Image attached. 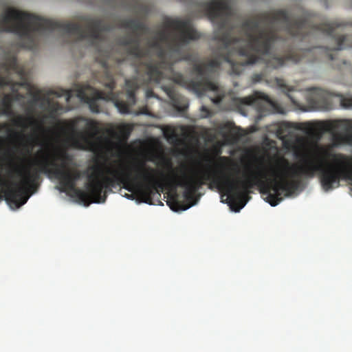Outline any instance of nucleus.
Masks as SVG:
<instances>
[{"label":"nucleus","mask_w":352,"mask_h":352,"mask_svg":"<svg viewBox=\"0 0 352 352\" xmlns=\"http://www.w3.org/2000/svg\"><path fill=\"white\" fill-rule=\"evenodd\" d=\"M184 129H184V126H182V127H181V130H182V131H184Z\"/></svg>","instance_id":"obj_28"},{"label":"nucleus","mask_w":352,"mask_h":352,"mask_svg":"<svg viewBox=\"0 0 352 352\" xmlns=\"http://www.w3.org/2000/svg\"><path fill=\"white\" fill-rule=\"evenodd\" d=\"M78 21L84 22V28L78 23L55 21L34 14L8 8L0 15V32H10L18 35L24 48L33 50L38 45L37 33L57 31L67 35H75L76 41L89 39L92 44L101 40V34L112 29L110 24L99 18L83 15Z\"/></svg>","instance_id":"obj_4"},{"label":"nucleus","mask_w":352,"mask_h":352,"mask_svg":"<svg viewBox=\"0 0 352 352\" xmlns=\"http://www.w3.org/2000/svg\"><path fill=\"white\" fill-rule=\"evenodd\" d=\"M162 89L171 101L172 105L179 112H184L188 107L186 98L177 93L174 85L163 86Z\"/></svg>","instance_id":"obj_11"},{"label":"nucleus","mask_w":352,"mask_h":352,"mask_svg":"<svg viewBox=\"0 0 352 352\" xmlns=\"http://www.w3.org/2000/svg\"><path fill=\"white\" fill-rule=\"evenodd\" d=\"M50 146L51 144H48L39 159L34 161V167L19 171L21 177L19 184L8 182L0 174V197L3 196L11 207L18 208L28 201L29 196L26 192L37 188L41 173L58 179L62 191H73L85 206L91 203H104L107 192L117 186H122L131 192L125 194L127 199H133V193H135L148 204H152L153 197L156 193L160 196L163 188L161 178L163 174L143 160H135L126 172L107 167L105 175L102 172L103 164L97 161L84 172L87 178L86 190L76 188V182L81 177V172L68 169L66 162L72 160L71 156L63 151L51 153ZM147 161L153 162L154 160L150 157Z\"/></svg>","instance_id":"obj_1"},{"label":"nucleus","mask_w":352,"mask_h":352,"mask_svg":"<svg viewBox=\"0 0 352 352\" xmlns=\"http://www.w3.org/2000/svg\"><path fill=\"white\" fill-rule=\"evenodd\" d=\"M340 105L346 109L352 108V96H340Z\"/></svg>","instance_id":"obj_20"},{"label":"nucleus","mask_w":352,"mask_h":352,"mask_svg":"<svg viewBox=\"0 0 352 352\" xmlns=\"http://www.w3.org/2000/svg\"><path fill=\"white\" fill-rule=\"evenodd\" d=\"M231 129H232V124L229 123V122L223 124L219 126V131H220V133H223L227 131H230Z\"/></svg>","instance_id":"obj_23"},{"label":"nucleus","mask_w":352,"mask_h":352,"mask_svg":"<svg viewBox=\"0 0 352 352\" xmlns=\"http://www.w3.org/2000/svg\"><path fill=\"white\" fill-rule=\"evenodd\" d=\"M146 97L147 98H156L157 99H159V97L153 92V91L152 89H147L146 91Z\"/></svg>","instance_id":"obj_24"},{"label":"nucleus","mask_w":352,"mask_h":352,"mask_svg":"<svg viewBox=\"0 0 352 352\" xmlns=\"http://www.w3.org/2000/svg\"><path fill=\"white\" fill-rule=\"evenodd\" d=\"M167 165L171 168L172 167V165H171V163L170 162H167Z\"/></svg>","instance_id":"obj_27"},{"label":"nucleus","mask_w":352,"mask_h":352,"mask_svg":"<svg viewBox=\"0 0 352 352\" xmlns=\"http://www.w3.org/2000/svg\"><path fill=\"white\" fill-rule=\"evenodd\" d=\"M264 77H265V75L263 73L254 74L252 76V81L254 83L260 82L263 80Z\"/></svg>","instance_id":"obj_22"},{"label":"nucleus","mask_w":352,"mask_h":352,"mask_svg":"<svg viewBox=\"0 0 352 352\" xmlns=\"http://www.w3.org/2000/svg\"><path fill=\"white\" fill-rule=\"evenodd\" d=\"M168 204L170 209L175 212L186 210L192 206V204L179 201L177 194L168 201Z\"/></svg>","instance_id":"obj_16"},{"label":"nucleus","mask_w":352,"mask_h":352,"mask_svg":"<svg viewBox=\"0 0 352 352\" xmlns=\"http://www.w3.org/2000/svg\"><path fill=\"white\" fill-rule=\"evenodd\" d=\"M232 103L239 110L243 106H252L261 113H265L273 110H278V104L265 94L255 91L252 95L243 98L233 97Z\"/></svg>","instance_id":"obj_9"},{"label":"nucleus","mask_w":352,"mask_h":352,"mask_svg":"<svg viewBox=\"0 0 352 352\" xmlns=\"http://www.w3.org/2000/svg\"><path fill=\"white\" fill-rule=\"evenodd\" d=\"M21 88L25 89L26 95L32 97L30 102L31 104L46 102L51 96L57 98L65 96L67 101L71 97L70 91L65 89L49 90L41 96V91L34 90L33 85L28 82L25 70L18 63L16 57L9 56L0 64V116H14L12 103L21 102L25 98V95L19 92Z\"/></svg>","instance_id":"obj_5"},{"label":"nucleus","mask_w":352,"mask_h":352,"mask_svg":"<svg viewBox=\"0 0 352 352\" xmlns=\"http://www.w3.org/2000/svg\"><path fill=\"white\" fill-rule=\"evenodd\" d=\"M229 1H208L206 12L210 20L217 25L215 38L223 47L218 58L220 65L227 62L231 67V73L239 75L243 67L258 62L261 56L270 55L271 50L280 40L274 27L276 22L283 23L286 32L293 37L302 41L307 38V24L311 16L309 11H303L296 19L285 10H274L256 14L243 21L241 28L246 38L232 36L234 26L231 21L234 11Z\"/></svg>","instance_id":"obj_2"},{"label":"nucleus","mask_w":352,"mask_h":352,"mask_svg":"<svg viewBox=\"0 0 352 352\" xmlns=\"http://www.w3.org/2000/svg\"><path fill=\"white\" fill-rule=\"evenodd\" d=\"M310 14L311 18L307 24V37L314 32L320 31L331 36L335 41L336 45L332 48L318 47L311 49H301L297 51H289L283 56H274L266 61V67L267 68L278 69L288 62L297 63L302 60L313 61L314 59L310 56L318 53L324 54L325 57L333 60H334V55L338 51L351 46V44L348 42V35L334 34L336 29L347 26L349 23L339 20L317 23V14L311 12H310ZM350 25L352 26V22L350 23Z\"/></svg>","instance_id":"obj_6"},{"label":"nucleus","mask_w":352,"mask_h":352,"mask_svg":"<svg viewBox=\"0 0 352 352\" xmlns=\"http://www.w3.org/2000/svg\"><path fill=\"white\" fill-rule=\"evenodd\" d=\"M119 26L122 28L130 29L134 33L137 32H146L148 30V27L144 23L135 19L121 20Z\"/></svg>","instance_id":"obj_14"},{"label":"nucleus","mask_w":352,"mask_h":352,"mask_svg":"<svg viewBox=\"0 0 352 352\" xmlns=\"http://www.w3.org/2000/svg\"><path fill=\"white\" fill-rule=\"evenodd\" d=\"M106 79L104 86L109 89L108 93L94 89L90 85L82 87L78 91V97L89 105L93 113H100L99 100H111L122 113H129L131 107L136 102L135 91L139 89L140 82L137 78L126 79L125 80V92L116 94L113 92L116 86V81L111 71L107 60L102 62Z\"/></svg>","instance_id":"obj_7"},{"label":"nucleus","mask_w":352,"mask_h":352,"mask_svg":"<svg viewBox=\"0 0 352 352\" xmlns=\"http://www.w3.org/2000/svg\"><path fill=\"white\" fill-rule=\"evenodd\" d=\"M120 43L122 45L126 47L127 54L133 56L139 64L142 59L148 55L149 50L141 47L138 37L124 38L121 40Z\"/></svg>","instance_id":"obj_10"},{"label":"nucleus","mask_w":352,"mask_h":352,"mask_svg":"<svg viewBox=\"0 0 352 352\" xmlns=\"http://www.w3.org/2000/svg\"><path fill=\"white\" fill-rule=\"evenodd\" d=\"M276 85L277 87L280 88L282 91L287 96V97L290 99L291 102L294 104H297L298 102L296 100L295 97L292 95V92L294 91V89L288 85H287L285 82V80L281 78H276L275 79Z\"/></svg>","instance_id":"obj_17"},{"label":"nucleus","mask_w":352,"mask_h":352,"mask_svg":"<svg viewBox=\"0 0 352 352\" xmlns=\"http://www.w3.org/2000/svg\"><path fill=\"white\" fill-rule=\"evenodd\" d=\"M12 123L14 126L22 128L23 129H26L30 126H35L37 131L42 132L45 131L43 122L35 119L32 116L24 117L19 115L12 120Z\"/></svg>","instance_id":"obj_13"},{"label":"nucleus","mask_w":352,"mask_h":352,"mask_svg":"<svg viewBox=\"0 0 352 352\" xmlns=\"http://www.w3.org/2000/svg\"><path fill=\"white\" fill-rule=\"evenodd\" d=\"M297 129L295 124L288 122H282L276 131L277 137L283 142H287L292 136V129Z\"/></svg>","instance_id":"obj_15"},{"label":"nucleus","mask_w":352,"mask_h":352,"mask_svg":"<svg viewBox=\"0 0 352 352\" xmlns=\"http://www.w3.org/2000/svg\"><path fill=\"white\" fill-rule=\"evenodd\" d=\"M133 128L131 124L121 123L116 126L117 131L113 129H104L100 122L80 116L64 122V126H60L59 129L63 135H69V140L74 147L85 150L94 146L93 140L101 142V134L104 133L113 138L127 140Z\"/></svg>","instance_id":"obj_8"},{"label":"nucleus","mask_w":352,"mask_h":352,"mask_svg":"<svg viewBox=\"0 0 352 352\" xmlns=\"http://www.w3.org/2000/svg\"><path fill=\"white\" fill-rule=\"evenodd\" d=\"M46 102L48 104V109L50 111V116L54 118V115L63 109V105L58 102H52L50 97L47 99Z\"/></svg>","instance_id":"obj_19"},{"label":"nucleus","mask_w":352,"mask_h":352,"mask_svg":"<svg viewBox=\"0 0 352 352\" xmlns=\"http://www.w3.org/2000/svg\"><path fill=\"white\" fill-rule=\"evenodd\" d=\"M343 64H344V65H346V61H343Z\"/></svg>","instance_id":"obj_29"},{"label":"nucleus","mask_w":352,"mask_h":352,"mask_svg":"<svg viewBox=\"0 0 352 352\" xmlns=\"http://www.w3.org/2000/svg\"><path fill=\"white\" fill-rule=\"evenodd\" d=\"M310 102L323 110L333 109L331 98L322 89H314L310 96Z\"/></svg>","instance_id":"obj_12"},{"label":"nucleus","mask_w":352,"mask_h":352,"mask_svg":"<svg viewBox=\"0 0 352 352\" xmlns=\"http://www.w3.org/2000/svg\"><path fill=\"white\" fill-rule=\"evenodd\" d=\"M201 110L206 113V116H210V110L206 107L202 106Z\"/></svg>","instance_id":"obj_26"},{"label":"nucleus","mask_w":352,"mask_h":352,"mask_svg":"<svg viewBox=\"0 0 352 352\" xmlns=\"http://www.w3.org/2000/svg\"><path fill=\"white\" fill-rule=\"evenodd\" d=\"M10 132H11V129L8 123L4 122V123L0 124V134L1 133L8 134ZM2 140H3V138L0 135V142L2 141Z\"/></svg>","instance_id":"obj_21"},{"label":"nucleus","mask_w":352,"mask_h":352,"mask_svg":"<svg viewBox=\"0 0 352 352\" xmlns=\"http://www.w3.org/2000/svg\"><path fill=\"white\" fill-rule=\"evenodd\" d=\"M125 60L124 58H119L116 59V65L117 67H120Z\"/></svg>","instance_id":"obj_25"},{"label":"nucleus","mask_w":352,"mask_h":352,"mask_svg":"<svg viewBox=\"0 0 352 352\" xmlns=\"http://www.w3.org/2000/svg\"><path fill=\"white\" fill-rule=\"evenodd\" d=\"M164 30L158 32L159 41L148 43L151 48L159 50L160 60H154L150 56L144 57L135 67L136 78H143L142 84L151 82L159 83L163 78L162 69L169 71L175 83L186 87L197 94L212 91V102L220 104L226 96L225 91L217 83L211 80V74L220 67L218 58L208 62L199 63L196 56L184 53L182 47L190 41L199 38L189 19L166 16L164 19Z\"/></svg>","instance_id":"obj_3"},{"label":"nucleus","mask_w":352,"mask_h":352,"mask_svg":"<svg viewBox=\"0 0 352 352\" xmlns=\"http://www.w3.org/2000/svg\"><path fill=\"white\" fill-rule=\"evenodd\" d=\"M163 133L167 140L170 141L177 142L179 140V135L175 127L170 126H166L163 130Z\"/></svg>","instance_id":"obj_18"}]
</instances>
